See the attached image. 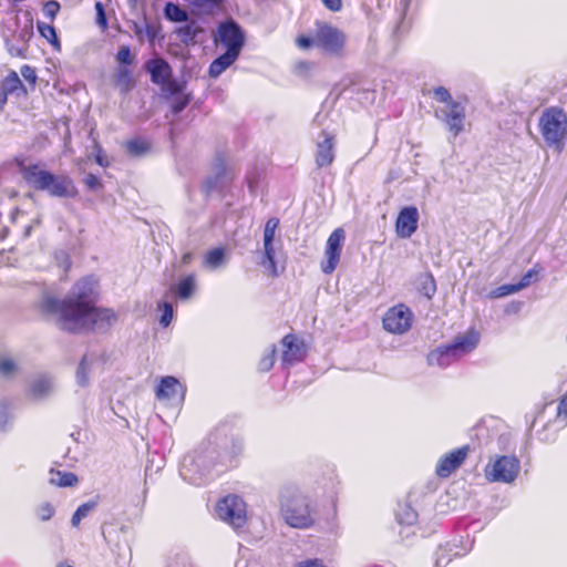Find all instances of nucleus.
I'll use <instances>...</instances> for the list:
<instances>
[{
  "mask_svg": "<svg viewBox=\"0 0 567 567\" xmlns=\"http://www.w3.org/2000/svg\"><path fill=\"white\" fill-rule=\"evenodd\" d=\"M95 10H96V23L101 27L102 30L107 29V19L104 11V7L102 2L97 1L95 3Z\"/></svg>",
  "mask_w": 567,
  "mask_h": 567,
  "instance_id": "42",
  "label": "nucleus"
},
{
  "mask_svg": "<svg viewBox=\"0 0 567 567\" xmlns=\"http://www.w3.org/2000/svg\"><path fill=\"white\" fill-rule=\"evenodd\" d=\"M193 255L190 252H186L182 256V264L187 265L192 261Z\"/></svg>",
  "mask_w": 567,
  "mask_h": 567,
  "instance_id": "52",
  "label": "nucleus"
},
{
  "mask_svg": "<svg viewBox=\"0 0 567 567\" xmlns=\"http://www.w3.org/2000/svg\"><path fill=\"white\" fill-rule=\"evenodd\" d=\"M276 361V347L272 348L262 355V358L258 362V370L260 372H267L271 370Z\"/></svg>",
  "mask_w": 567,
  "mask_h": 567,
  "instance_id": "33",
  "label": "nucleus"
},
{
  "mask_svg": "<svg viewBox=\"0 0 567 567\" xmlns=\"http://www.w3.org/2000/svg\"><path fill=\"white\" fill-rule=\"evenodd\" d=\"M321 1L324 4V7L332 12H338L342 8V0H321Z\"/></svg>",
  "mask_w": 567,
  "mask_h": 567,
  "instance_id": "47",
  "label": "nucleus"
},
{
  "mask_svg": "<svg viewBox=\"0 0 567 567\" xmlns=\"http://www.w3.org/2000/svg\"><path fill=\"white\" fill-rule=\"evenodd\" d=\"M279 227V219L276 217L269 218L264 229V248L259 260L260 266L266 270V275L270 278H276L284 271L285 267H278L276 259V231Z\"/></svg>",
  "mask_w": 567,
  "mask_h": 567,
  "instance_id": "7",
  "label": "nucleus"
},
{
  "mask_svg": "<svg viewBox=\"0 0 567 567\" xmlns=\"http://www.w3.org/2000/svg\"><path fill=\"white\" fill-rule=\"evenodd\" d=\"M37 29L41 37H43L53 47V49L58 51L61 50V42L53 25L39 21L37 23Z\"/></svg>",
  "mask_w": 567,
  "mask_h": 567,
  "instance_id": "25",
  "label": "nucleus"
},
{
  "mask_svg": "<svg viewBox=\"0 0 567 567\" xmlns=\"http://www.w3.org/2000/svg\"><path fill=\"white\" fill-rule=\"evenodd\" d=\"M185 396V388L175 377H163L156 389V398L158 400H183Z\"/></svg>",
  "mask_w": 567,
  "mask_h": 567,
  "instance_id": "16",
  "label": "nucleus"
},
{
  "mask_svg": "<svg viewBox=\"0 0 567 567\" xmlns=\"http://www.w3.org/2000/svg\"><path fill=\"white\" fill-rule=\"evenodd\" d=\"M172 319H173V307H172V305L164 302L163 313L161 317V323L164 327H167L171 323Z\"/></svg>",
  "mask_w": 567,
  "mask_h": 567,
  "instance_id": "44",
  "label": "nucleus"
},
{
  "mask_svg": "<svg viewBox=\"0 0 567 567\" xmlns=\"http://www.w3.org/2000/svg\"><path fill=\"white\" fill-rule=\"evenodd\" d=\"M116 60L121 64L130 65L134 61V56L131 53V49L127 45H123L120 48L116 54Z\"/></svg>",
  "mask_w": 567,
  "mask_h": 567,
  "instance_id": "37",
  "label": "nucleus"
},
{
  "mask_svg": "<svg viewBox=\"0 0 567 567\" xmlns=\"http://www.w3.org/2000/svg\"><path fill=\"white\" fill-rule=\"evenodd\" d=\"M417 512L408 501L399 502L395 509V519L402 527H410L416 524Z\"/></svg>",
  "mask_w": 567,
  "mask_h": 567,
  "instance_id": "20",
  "label": "nucleus"
},
{
  "mask_svg": "<svg viewBox=\"0 0 567 567\" xmlns=\"http://www.w3.org/2000/svg\"><path fill=\"white\" fill-rule=\"evenodd\" d=\"M97 291L87 279L78 280L71 292L63 299L45 297L40 305L44 315L56 316V323L63 331L81 333L109 331L116 322L117 315L111 308L96 307Z\"/></svg>",
  "mask_w": 567,
  "mask_h": 567,
  "instance_id": "1",
  "label": "nucleus"
},
{
  "mask_svg": "<svg viewBox=\"0 0 567 567\" xmlns=\"http://www.w3.org/2000/svg\"><path fill=\"white\" fill-rule=\"evenodd\" d=\"M224 174H225V167L223 166V167H221V171H220V172H218V173H217V175H216L215 177H213V178H208V179L205 182V184H204V186H203V189H204V193H205L206 195H210V194L215 190V188H216L217 184L219 183V181L221 179V177H223V175H224Z\"/></svg>",
  "mask_w": 567,
  "mask_h": 567,
  "instance_id": "38",
  "label": "nucleus"
},
{
  "mask_svg": "<svg viewBox=\"0 0 567 567\" xmlns=\"http://www.w3.org/2000/svg\"><path fill=\"white\" fill-rule=\"evenodd\" d=\"M226 0H195V6L198 10L207 16H215L224 10Z\"/></svg>",
  "mask_w": 567,
  "mask_h": 567,
  "instance_id": "26",
  "label": "nucleus"
},
{
  "mask_svg": "<svg viewBox=\"0 0 567 567\" xmlns=\"http://www.w3.org/2000/svg\"><path fill=\"white\" fill-rule=\"evenodd\" d=\"M239 54L226 51L216 58L209 65L208 74L210 78H218L224 71L233 65L238 59Z\"/></svg>",
  "mask_w": 567,
  "mask_h": 567,
  "instance_id": "21",
  "label": "nucleus"
},
{
  "mask_svg": "<svg viewBox=\"0 0 567 567\" xmlns=\"http://www.w3.org/2000/svg\"><path fill=\"white\" fill-rule=\"evenodd\" d=\"M20 72H21V75L23 76V79L31 85V87L33 89L37 84V80H38V76H37V71L33 66L29 65V64H23L21 68H20Z\"/></svg>",
  "mask_w": 567,
  "mask_h": 567,
  "instance_id": "36",
  "label": "nucleus"
},
{
  "mask_svg": "<svg viewBox=\"0 0 567 567\" xmlns=\"http://www.w3.org/2000/svg\"><path fill=\"white\" fill-rule=\"evenodd\" d=\"M14 362L10 359L0 360V373L9 374L14 370Z\"/></svg>",
  "mask_w": 567,
  "mask_h": 567,
  "instance_id": "46",
  "label": "nucleus"
},
{
  "mask_svg": "<svg viewBox=\"0 0 567 567\" xmlns=\"http://www.w3.org/2000/svg\"><path fill=\"white\" fill-rule=\"evenodd\" d=\"M195 289V276L188 275L184 277L175 287L176 295L182 299H187L192 296Z\"/></svg>",
  "mask_w": 567,
  "mask_h": 567,
  "instance_id": "27",
  "label": "nucleus"
},
{
  "mask_svg": "<svg viewBox=\"0 0 567 567\" xmlns=\"http://www.w3.org/2000/svg\"><path fill=\"white\" fill-rule=\"evenodd\" d=\"M329 515H330L332 518H334V517H336V515H337V505H336V502H334V501L332 502V506H331V511H330Z\"/></svg>",
  "mask_w": 567,
  "mask_h": 567,
  "instance_id": "53",
  "label": "nucleus"
},
{
  "mask_svg": "<svg viewBox=\"0 0 567 567\" xmlns=\"http://www.w3.org/2000/svg\"><path fill=\"white\" fill-rule=\"evenodd\" d=\"M478 341L480 333L474 329H470L465 333L456 336L452 343L432 351L429 359L430 361L435 360L437 363L442 364L441 359L443 357H456L458 354L468 353L477 347Z\"/></svg>",
  "mask_w": 567,
  "mask_h": 567,
  "instance_id": "8",
  "label": "nucleus"
},
{
  "mask_svg": "<svg viewBox=\"0 0 567 567\" xmlns=\"http://www.w3.org/2000/svg\"><path fill=\"white\" fill-rule=\"evenodd\" d=\"M259 175L257 173H249L246 177L248 187L251 192L256 190L257 184H258Z\"/></svg>",
  "mask_w": 567,
  "mask_h": 567,
  "instance_id": "50",
  "label": "nucleus"
},
{
  "mask_svg": "<svg viewBox=\"0 0 567 567\" xmlns=\"http://www.w3.org/2000/svg\"><path fill=\"white\" fill-rule=\"evenodd\" d=\"M114 85L122 94H127L132 91L135 86L132 71L126 66L118 68L114 75Z\"/></svg>",
  "mask_w": 567,
  "mask_h": 567,
  "instance_id": "22",
  "label": "nucleus"
},
{
  "mask_svg": "<svg viewBox=\"0 0 567 567\" xmlns=\"http://www.w3.org/2000/svg\"><path fill=\"white\" fill-rule=\"evenodd\" d=\"M277 244H278L279 249H281V241H280V239H277Z\"/></svg>",
  "mask_w": 567,
  "mask_h": 567,
  "instance_id": "57",
  "label": "nucleus"
},
{
  "mask_svg": "<svg viewBox=\"0 0 567 567\" xmlns=\"http://www.w3.org/2000/svg\"><path fill=\"white\" fill-rule=\"evenodd\" d=\"M54 506L48 502L40 504L37 508V516L42 522L50 520L54 516Z\"/></svg>",
  "mask_w": 567,
  "mask_h": 567,
  "instance_id": "35",
  "label": "nucleus"
},
{
  "mask_svg": "<svg viewBox=\"0 0 567 567\" xmlns=\"http://www.w3.org/2000/svg\"><path fill=\"white\" fill-rule=\"evenodd\" d=\"M219 42L227 48L226 51L240 54L245 44V34L233 19L219 23L217 28Z\"/></svg>",
  "mask_w": 567,
  "mask_h": 567,
  "instance_id": "12",
  "label": "nucleus"
},
{
  "mask_svg": "<svg viewBox=\"0 0 567 567\" xmlns=\"http://www.w3.org/2000/svg\"><path fill=\"white\" fill-rule=\"evenodd\" d=\"M417 228V215H398L395 230L402 238L410 237Z\"/></svg>",
  "mask_w": 567,
  "mask_h": 567,
  "instance_id": "23",
  "label": "nucleus"
},
{
  "mask_svg": "<svg viewBox=\"0 0 567 567\" xmlns=\"http://www.w3.org/2000/svg\"><path fill=\"white\" fill-rule=\"evenodd\" d=\"M163 87V91L169 95L175 96L184 92L186 87V82H178L176 80H173L172 78L167 80V82L164 83V85H161Z\"/></svg>",
  "mask_w": 567,
  "mask_h": 567,
  "instance_id": "32",
  "label": "nucleus"
},
{
  "mask_svg": "<svg viewBox=\"0 0 567 567\" xmlns=\"http://www.w3.org/2000/svg\"><path fill=\"white\" fill-rule=\"evenodd\" d=\"M128 150L134 153V154H140L142 153L143 151H145L146 146L144 143L142 142H138V141H131L128 144Z\"/></svg>",
  "mask_w": 567,
  "mask_h": 567,
  "instance_id": "49",
  "label": "nucleus"
},
{
  "mask_svg": "<svg viewBox=\"0 0 567 567\" xmlns=\"http://www.w3.org/2000/svg\"><path fill=\"white\" fill-rule=\"evenodd\" d=\"M520 471V462L515 455H496L484 467V477L489 483H513Z\"/></svg>",
  "mask_w": 567,
  "mask_h": 567,
  "instance_id": "6",
  "label": "nucleus"
},
{
  "mask_svg": "<svg viewBox=\"0 0 567 567\" xmlns=\"http://www.w3.org/2000/svg\"><path fill=\"white\" fill-rule=\"evenodd\" d=\"M539 133L547 147L560 154L567 144V113L559 106L546 107L538 120Z\"/></svg>",
  "mask_w": 567,
  "mask_h": 567,
  "instance_id": "5",
  "label": "nucleus"
},
{
  "mask_svg": "<svg viewBox=\"0 0 567 567\" xmlns=\"http://www.w3.org/2000/svg\"><path fill=\"white\" fill-rule=\"evenodd\" d=\"M281 363L291 367L302 362L308 354V347L303 339L295 333H288L281 339Z\"/></svg>",
  "mask_w": 567,
  "mask_h": 567,
  "instance_id": "13",
  "label": "nucleus"
},
{
  "mask_svg": "<svg viewBox=\"0 0 567 567\" xmlns=\"http://www.w3.org/2000/svg\"><path fill=\"white\" fill-rule=\"evenodd\" d=\"M16 217H17V215H10V218H11L12 221L16 220Z\"/></svg>",
  "mask_w": 567,
  "mask_h": 567,
  "instance_id": "56",
  "label": "nucleus"
},
{
  "mask_svg": "<svg viewBox=\"0 0 567 567\" xmlns=\"http://www.w3.org/2000/svg\"><path fill=\"white\" fill-rule=\"evenodd\" d=\"M315 35L299 34L295 43L301 50L317 47L327 53L341 55L344 51L347 35L338 27L321 20L315 21Z\"/></svg>",
  "mask_w": 567,
  "mask_h": 567,
  "instance_id": "4",
  "label": "nucleus"
},
{
  "mask_svg": "<svg viewBox=\"0 0 567 567\" xmlns=\"http://www.w3.org/2000/svg\"><path fill=\"white\" fill-rule=\"evenodd\" d=\"M296 567H328L320 559H307L300 561L296 565Z\"/></svg>",
  "mask_w": 567,
  "mask_h": 567,
  "instance_id": "48",
  "label": "nucleus"
},
{
  "mask_svg": "<svg viewBox=\"0 0 567 567\" xmlns=\"http://www.w3.org/2000/svg\"><path fill=\"white\" fill-rule=\"evenodd\" d=\"M346 240L343 228H336L328 237L324 248V258L320 262V269L326 275H331L341 260L342 248Z\"/></svg>",
  "mask_w": 567,
  "mask_h": 567,
  "instance_id": "10",
  "label": "nucleus"
},
{
  "mask_svg": "<svg viewBox=\"0 0 567 567\" xmlns=\"http://www.w3.org/2000/svg\"><path fill=\"white\" fill-rule=\"evenodd\" d=\"M96 162L97 164H100L101 166H107V162H104L103 158L101 156H97L96 157Z\"/></svg>",
  "mask_w": 567,
  "mask_h": 567,
  "instance_id": "55",
  "label": "nucleus"
},
{
  "mask_svg": "<svg viewBox=\"0 0 567 567\" xmlns=\"http://www.w3.org/2000/svg\"><path fill=\"white\" fill-rule=\"evenodd\" d=\"M518 291L516 285H503L494 291V297H504Z\"/></svg>",
  "mask_w": 567,
  "mask_h": 567,
  "instance_id": "45",
  "label": "nucleus"
},
{
  "mask_svg": "<svg viewBox=\"0 0 567 567\" xmlns=\"http://www.w3.org/2000/svg\"><path fill=\"white\" fill-rule=\"evenodd\" d=\"M83 183L85 187L90 190H99L103 188V183L101 178L92 173L87 174L84 177Z\"/></svg>",
  "mask_w": 567,
  "mask_h": 567,
  "instance_id": "39",
  "label": "nucleus"
},
{
  "mask_svg": "<svg viewBox=\"0 0 567 567\" xmlns=\"http://www.w3.org/2000/svg\"><path fill=\"white\" fill-rule=\"evenodd\" d=\"M538 277V270L535 268L529 269L520 279L518 284H516L518 291L523 288H526L532 284L533 280H537Z\"/></svg>",
  "mask_w": 567,
  "mask_h": 567,
  "instance_id": "41",
  "label": "nucleus"
},
{
  "mask_svg": "<svg viewBox=\"0 0 567 567\" xmlns=\"http://www.w3.org/2000/svg\"><path fill=\"white\" fill-rule=\"evenodd\" d=\"M312 68V63L309 61H301L297 64V70L299 72H308Z\"/></svg>",
  "mask_w": 567,
  "mask_h": 567,
  "instance_id": "51",
  "label": "nucleus"
},
{
  "mask_svg": "<svg viewBox=\"0 0 567 567\" xmlns=\"http://www.w3.org/2000/svg\"><path fill=\"white\" fill-rule=\"evenodd\" d=\"M16 163L21 177L31 188L47 192L51 196L61 198L78 195V188L68 175H55L44 169L40 163H25L24 159L18 158Z\"/></svg>",
  "mask_w": 567,
  "mask_h": 567,
  "instance_id": "2",
  "label": "nucleus"
},
{
  "mask_svg": "<svg viewBox=\"0 0 567 567\" xmlns=\"http://www.w3.org/2000/svg\"><path fill=\"white\" fill-rule=\"evenodd\" d=\"M145 70L151 75V81L156 85H164L173 75L169 63L163 58H155L145 63Z\"/></svg>",
  "mask_w": 567,
  "mask_h": 567,
  "instance_id": "17",
  "label": "nucleus"
},
{
  "mask_svg": "<svg viewBox=\"0 0 567 567\" xmlns=\"http://www.w3.org/2000/svg\"><path fill=\"white\" fill-rule=\"evenodd\" d=\"M225 260V251L223 248H214L205 256V264L212 268L219 267Z\"/></svg>",
  "mask_w": 567,
  "mask_h": 567,
  "instance_id": "31",
  "label": "nucleus"
},
{
  "mask_svg": "<svg viewBox=\"0 0 567 567\" xmlns=\"http://www.w3.org/2000/svg\"><path fill=\"white\" fill-rule=\"evenodd\" d=\"M190 101H192V95L189 93H187V94L181 93V94L176 95V97L174 99L172 106H171L172 112L174 114L182 112L184 109L187 107V105L190 103Z\"/></svg>",
  "mask_w": 567,
  "mask_h": 567,
  "instance_id": "34",
  "label": "nucleus"
},
{
  "mask_svg": "<svg viewBox=\"0 0 567 567\" xmlns=\"http://www.w3.org/2000/svg\"><path fill=\"white\" fill-rule=\"evenodd\" d=\"M97 505L96 501H89L78 507L74 512L71 523L74 527H78L83 518H85L89 513L94 509Z\"/></svg>",
  "mask_w": 567,
  "mask_h": 567,
  "instance_id": "30",
  "label": "nucleus"
},
{
  "mask_svg": "<svg viewBox=\"0 0 567 567\" xmlns=\"http://www.w3.org/2000/svg\"><path fill=\"white\" fill-rule=\"evenodd\" d=\"M51 482L60 487H72L79 483L78 476L72 472L52 471Z\"/></svg>",
  "mask_w": 567,
  "mask_h": 567,
  "instance_id": "24",
  "label": "nucleus"
},
{
  "mask_svg": "<svg viewBox=\"0 0 567 567\" xmlns=\"http://www.w3.org/2000/svg\"><path fill=\"white\" fill-rule=\"evenodd\" d=\"M27 95L28 90L20 80L18 73L11 70L2 80L0 85V112H2L8 103V96L10 94Z\"/></svg>",
  "mask_w": 567,
  "mask_h": 567,
  "instance_id": "15",
  "label": "nucleus"
},
{
  "mask_svg": "<svg viewBox=\"0 0 567 567\" xmlns=\"http://www.w3.org/2000/svg\"><path fill=\"white\" fill-rule=\"evenodd\" d=\"M470 451V445H463L442 455L435 465V475L440 478L450 477L464 464Z\"/></svg>",
  "mask_w": 567,
  "mask_h": 567,
  "instance_id": "14",
  "label": "nucleus"
},
{
  "mask_svg": "<svg viewBox=\"0 0 567 567\" xmlns=\"http://www.w3.org/2000/svg\"><path fill=\"white\" fill-rule=\"evenodd\" d=\"M435 97L443 103H447L450 105L452 101L451 94L447 89L444 86H437L434 89Z\"/></svg>",
  "mask_w": 567,
  "mask_h": 567,
  "instance_id": "43",
  "label": "nucleus"
},
{
  "mask_svg": "<svg viewBox=\"0 0 567 567\" xmlns=\"http://www.w3.org/2000/svg\"><path fill=\"white\" fill-rule=\"evenodd\" d=\"M165 16L168 20L174 22H184L188 19L187 12L173 2L166 3Z\"/></svg>",
  "mask_w": 567,
  "mask_h": 567,
  "instance_id": "29",
  "label": "nucleus"
},
{
  "mask_svg": "<svg viewBox=\"0 0 567 567\" xmlns=\"http://www.w3.org/2000/svg\"><path fill=\"white\" fill-rule=\"evenodd\" d=\"M246 567H257V566L254 565V566H246Z\"/></svg>",
  "mask_w": 567,
  "mask_h": 567,
  "instance_id": "58",
  "label": "nucleus"
},
{
  "mask_svg": "<svg viewBox=\"0 0 567 567\" xmlns=\"http://www.w3.org/2000/svg\"><path fill=\"white\" fill-rule=\"evenodd\" d=\"M217 516L235 528L243 527L247 522L246 504L237 495H226L216 504Z\"/></svg>",
  "mask_w": 567,
  "mask_h": 567,
  "instance_id": "9",
  "label": "nucleus"
},
{
  "mask_svg": "<svg viewBox=\"0 0 567 567\" xmlns=\"http://www.w3.org/2000/svg\"><path fill=\"white\" fill-rule=\"evenodd\" d=\"M400 213L409 214V213H417V210L415 207H404L403 209H401Z\"/></svg>",
  "mask_w": 567,
  "mask_h": 567,
  "instance_id": "54",
  "label": "nucleus"
},
{
  "mask_svg": "<svg viewBox=\"0 0 567 567\" xmlns=\"http://www.w3.org/2000/svg\"><path fill=\"white\" fill-rule=\"evenodd\" d=\"M444 120L449 130L454 136H457L463 131L465 120V110L462 104L458 102H451Z\"/></svg>",
  "mask_w": 567,
  "mask_h": 567,
  "instance_id": "19",
  "label": "nucleus"
},
{
  "mask_svg": "<svg viewBox=\"0 0 567 567\" xmlns=\"http://www.w3.org/2000/svg\"><path fill=\"white\" fill-rule=\"evenodd\" d=\"M413 313L409 307L399 303L390 308L382 319L383 328L394 334H403L412 327Z\"/></svg>",
  "mask_w": 567,
  "mask_h": 567,
  "instance_id": "11",
  "label": "nucleus"
},
{
  "mask_svg": "<svg viewBox=\"0 0 567 567\" xmlns=\"http://www.w3.org/2000/svg\"><path fill=\"white\" fill-rule=\"evenodd\" d=\"M323 141L317 144L316 164L318 167H328L334 161V137L327 131L322 132Z\"/></svg>",
  "mask_w": 567,
  "mask_h": 567,
  "instance_id": "18",
  "label": "nucleus"
},
{
  "mask_svg": "<svg viewBox=\"0 0 567 567\" xmlns=\"http://www.w3.org/2000/svg\"><path fill=\"white\" fill-rule=\"evenodd\" d=\"M420 292L427 299H431L436 292V282L431 272H426L420 278Z\"/></svg>",
  "mask_w": 567,
  "mask_h": 567,
  "instance_id": "28",
  "label": "nucleus"
},
{
  "mask_svg": "<svg viewBox=\"0 0 567 567\" xmlns=\"http://www.w3.org/2000/svg\"><path fill=\"white\" fill-rule=\"evenodd\" d=\"M60 11V3L55 0L47 1L43 6V13L45 17L54 20Z\"/></svg>",
  "mask_w": 567,
  "mask_h": 567,
  "instance_id": "40",
  "label": "nucleus"
},
{
  "mask_svg": "<svg viewBox=\"0 0 567 567\" xmlns=\"http://www.w3.org/2000/svg\"><path fill=\"white\" fill-rule=\"evenodd\" d=\"M279 505L280 514L289 527L310 529L317 524V507L309 494L287 486L280 492Z\"/></svg>",
  "mask_w": 567,
  "mask_h": 567,
  "instance_id": "3",
  "label": "nucleus"
}]
</instances>
